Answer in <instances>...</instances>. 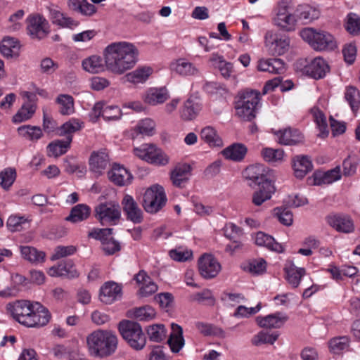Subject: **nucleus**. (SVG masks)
Segmentation results:
<instances>
[{
	"label": "nucleus",
	"instance_id": "45",
	"mask_svg": "<svg viewBox=\"0 0 360 360\" xmlns=\"http://www.w3.org/2000/svg\"><path fill=\"white\" fill-rule=\"evenodd\" d=\"M200 138L210 146L220 147L223 145L222 140L217 134V131L210 126H207L201 130Z\"/></svg>",
	"mask_w": 360,
	"mask_h": 360
},
{
	"label": "nucleus",
	"instance_id": "10",
	"mask_svg": "<svg viewBox=\"0 0 360 360\" xmlns=\"http://www.w3.org/2000/svg\"><path fill=\"white\" fill-rule=\"evenodd\" d=\"M34 303L29 300H18L7 304V309L13 317L20 324L27 327L31 322V314L34 310Z\"/></svg>",
	"mask_w": 360,
	"mask_h": 360
},
{
	"label": "nucleus",
	"instance_id": "40",
	"mask_svg": "<svg viewBox=\"0 0 360 360\" xmlns=\"http://www.w3.org/2000/svg\"><path fill=\"white\" fill-rule=\"evenodd\" d=\"M68 6L70 10L84 15H91L96 11L95 6L86 0H68Z\"/></svg>",
	"mask_w": 360,
	"mask_h": 360
},
{
	"label": "nucleus",
	"instance_id": "13",
	"mask_svg": "<svg viewBox=\"0 0 360 360\" xmlns=\"http://www.w3.org/2000/svg\"><path fill=\"white\" fill-rule=\"evenodd\" d=\"M121 204L127 220L134 224H139L143 221V211L131 195H124Z\"/></svg>",
	"mask_w": 360,
	"mask_h": 360
},
{
	"label": "nucleus",
	"instance_id": "28",
	"mask_svg": "<svg viewBox=\"0 0 360 360\" xmlns=\"http://www.w3.org/2000/svg\"><path fill=\"white\" fill-rule=\"evenodd\" d=\"M48 274L51 276H67L69 278L77 277L79 275L71 260L62 261L57 266L51 267Z\"/></svg>",
	"mask_w": 360,
	"mask_h": 360
},
{
	"label": "nucleus",
	"instance_id": "17",
	"mask_svg": "<svg viewBox=\"0 0 360 360\" xmlns=\"http://www.w3.org/2000/svg\"><path fill=\"white\" fill-rule=\"evenodd\" d=\"M170 69L182 77L198 76L199 69L186 58H179L170 64Z\"/></svg>",
	"mask_w": 360,
	"mask_h": 360
},
{
	"label": "nucleus",
	"instance_id": "61",
	"mask_svg": "<svg viewBox=\"0 0 360 360\" xmlns=\"http://www.w3.org/2000/svg\"><path fill=\"white\" fill-rule=\"evenodd\" d=\"M348 346L349 340L345 336L333 338L329 342L330 349L335 354H339L347 349Z\"/></svg>",
	"mask_w": 360,
	"mask_h": 360
},
{
	"label": "nucleus",
	"instance_id": "20",
	"mask_svg": "<svg viewBox=\"0 0 360 360\" xmlns=\"http://www.w3.org/2000/svg\"><path fill=\"white\" fill-rule=\"evenodd\" d=\"M109 165V158L105 150L94 151L89 158L91 171L101 175Z\"/></svg>",
	"mask_w": 360,
	"mask_h": 360
},
{
	"label": "nucleus",
	"instance_id": "64",
	"mask_svg": "<svg viewBox=\"0 0 360 360\" xmlns=\"http://www.w3.org/2000/svg\"><path fill=\"white\" fill-rule=\"evenodd\" d=\"M101 244L103 250L108 255H113L120 250V243L115 240L111 236L104 240Z\"/></svg>",
	"mask_w": 360,
	"mask_h": 360
},
{
	"label": "nucleus",
	"instance_id": "6",
	"mask_svg": "<svg viewBox=\"0 0 360 360\" xmlns=\"http://www.w3.org/2000/svg\"><path fill=\"white\" fill-rule=\"evenodd\" d=\"M167 201V198L164 188L155 184L145 191L142 206L146 212L156 214L165 206Z\"/></svg>",
	"mask_w": 360,
	"mask_h": 360
},
{
	"label": "nucleus",
	"instance_id": "51",
	"mask_svg": "<svg viewBox=\"0 0 360 360\" xmlns=\"http://www.w3.org/2000/svg\"><path fill=\"white\" fill-rule=\"evenodd\" d=\"M129 312L131 314V316L141 321H150L156 314L155 309L149 305L134 308Z\"/></svg>",
	"mask_w": 360,
	"mask_h": 360
},
{
	"label": "nucleus",
	"instance_id": "24",
	"mask_svg": "<svg viewBox=\"0 0 360 360\" xmlns=\"http://www.w3.org/2000/svg\"><path fill=\"white\" fill-rule=\"evenodd\" d=\"M121 297V287L115 282H107L101 288L100 300L110 304Z\"/></svg>",
	"mask_w": 360,
	"mask_h": 360
},
{
	"label": "nucleus",
	"instance_id": "57",
	"mask_svg": "<svg viewBox=\"0 0 360 360\" xmlns=\"http://www.w3.org/2000/svg\"><path fill=\"white\" fill-rule=\"evenodd\" d=\"M16 178V171L14 168L8 167L0 172V186L4 190H8Z\"/></svg>",
	"mask_w": 360,
	"mask_h": 360
},
{
	"label": "nucleus",
	"instance_id": "12",
	"mask_svg": "<svg viewBox=\"0 0 360 360\" xmlns=\"http://www.w3.org/2000/svg\"><path fill=\"white\" fill-rule=\"evenodd\" d=\"M243 176L248 185L252 188L264 184V182H272L266 176L265 167L259 164L247 167L243 172Z\"/></svg>",
	"mask_w": 360,
	"mask_h": 360
},
{
	"label": "nucleus",
	"instance_id": "55",
	"mask_svg": "<svg viewBox=\"0 0 360 360\" xmlns=\"http://www.w3.org/2000/svg\"><path fill=\"white\" fill-rule=\"evenodd\" d=\"M83 127V122L77 119H71L65 122L59 128L60 136H72L75 132L79 131Z\"/></svg>",
	"mask_w": 360,
	"mask_h": 360
},
{
	"label": "nucleus",
	"instance_id": "56",
	"mask_svg": "<svg viewBox=\"0 0 360 360\" xmlns=\"http://www.w3.org/2000/svg\"><path fill=\"white\" fill-rule=\"evenodd\" d=\"M147 334L150 341L160 342L166 336V330L163 324H154L146 329Z\"/></svg>",
	"mask_w": 360,
	"mask_h": 360
},
{
	"label": "nucleus",
	"instance_id": "1",
	"mask_svg": "<svg viewBox=\"0 0 360 360\" xmlns=\"http://www.w3.org/2000/svg\"><path fill=\"white\" fill-rule=\"evenodd\" d=\"M103 54L106 70L115 75H122L136 65L139 51L132 44L116 42L108 45Z\"/></svg>",
	"mask_w": 360,
	"mask_h": 360
},
{
	"label": "nucleus",
	"instance_id": "7",
	"mask_svg": "<svg viewBox=\"0 0 360 360\" xmlns=\"http://www.w3.org/2000/svg\"><path fill=\"white\" fill-rule=\"evenodd\" d=\"M95 217L103 226L115 225L121 217V209L117 202H106L95 207Z\"/></svg>",
	"mask_w": 360,
	"mask_h": 360
},
{
	"label": "nucleus",
	"instance_id": "25",
	"mask_svg": "<svg viewBox=\"0 0 360 360\" xmlns=\"http://www.w3.org/2000/svg\"><path fill=\"white\" fill-rule=\"evenodd\" d=\"M192 168L188 164L176 165L171 172V180L174 186L184 188L189 179Z\"/></svg>",
	"mask_w": 360,
	"mask_h": 360
},
{
	"label": "nucleus",
	"instance_id": "4",
	"mask_svg": "<svg viewBox=\"0 0 360 360\" xmlns=\"http://www.w3.org/2000/svg\"><path fill=\"white\" fill-rule=\"evenodd\" d=\"M300 35L314 50L332 51L337 48L335 37L328 32L307 27L300 31Z\"/></svg>",
	"mask_w": 360,
	"mask_h": 360
},
{
	"label": "nucleus",
	"instance_id": "63",
	"mask_svg": "<svg viewBox=\"0 0 360 360\" xmlns=\"http://www.w3.org/2000/svg\"><path fill=\"white\" fill-rule=\"evenodd\" d=\"M245 271L252 274H261L266 269V262L263 259L259 260H252L243 266Z\"/></svg>",
	"mask_w": 360,
	"mask_h": 360
},
{
	"label": "nucleus",
	"instance_id": "62",
	"mask_svg": "<svg viewBox=\"0 0 360 360\" xmlns=\"http://www.w3.org/2000/svg\"><path fill=\"white\" fill-rule=\"evenodd\" d=\"M170 257L177 262H186L193 256L191 250H184L181 248L171 250L169 252Z\"/></svg>",
	"mask_w": 360,
	"mask_h": 360
},
{
	"label": "nucleus",
	"instance_id": "39",
	"mask_svg": "<svg viewBox=\"0 0 360 360\" xmlns=\"http://www.w3.org/2000/svg\"><path fill=\"white\" fill-rule=\"evenodd\" d=\"M255 243L257 245L266 247L277 252H282L283 251V248L280 243L276 242L272 236L264 232L259 231L256 234Z\"/></svg>",
	"mask_w": 360,
	"mask_h": 360
},
{
	"label": "nucleus",
	"instance_id": "53",
	"mask_svg": "<svg viewBox=\"0 0 360 360\" xmlns=\"http://www.w3.org/2000/svg\"><path fill=\"white\" fill-rule=\"evenodd\" d=\"M314 120L316 123L319 130V136L322 138L326 137L328 135V124L326 117L324 113L319 108H314L311 109Z\"/></svg>",
	"mask_w": 360,
	"mask_h": 360
},
{
	"label": "nucleus",
	"instance_id": "30",
	"mask_svg": "<svg viewBox=\"0 0 360 360\" xmlns=\"http://www.w3.org/2000/svg\"><path fill=\"white\" fill-rule=\"evenodd\" d=\"M72 136H67L63 140H55L47 146L48 156L58 158L67 153L70 148Z\"/></svg>",
	"mask_w": 360,
	"mask_h": 360
},
{
	"label": "nucleus",
	"instance_id": "43",
	"mask_svg": "<svg viewBox=\"0 0 360 360\" xmlns=\"http://www.w3.org/2000/svg\"><path fill=\"white\" fill-rule=\"evenodd\" d=\"M18 132L22 137L32 141H37L43 136L42 129L39 127L30 124L19 127Z\"/></svg>",
	"mask_w": 360,
	"mask_h": 360
},
{
	"label": "nucleus",
	"instance_id": "37",
	"mask_svg": "<svg viewBox=\"0 0 360 360\" xmlns=\"http://www.w3.org/2000/svg\"><path fill=\"white\" fill-rule=\"evenodd\" d=\"M19 44L13 37H4L0 44V52L7 58L18 57L19 55Z\"/></svg>",
	"mask_w": 360,
	"mask_h": 360
},
{
	"label": "nucleus",
	"instance_id": "48",
	"mask_svg": "<svg viewBox=\"0 0 360 360\" xmlns=\"http://www.w3.org/2000/svg\"><path fill=\"white\" fill-rule=\"evenodd\" d=\"M210 60L217 67L224 78H229L233 72V64L224 60L222 56L217 53H213Z\"/></svg>",
	"mask_w": 360,
	"mask_h": 360
},
{
	"label": "nucleus",
	"instance_id": "52",
	"mask_svg": "<svg viewBox=\"0 0 360 360\" xmlns=\"http://www.w3.org/2000/svg\"><path fill=\"white\" fill-rule=\"evenodd\" d=\"M200 110L201 107L198 103L188 99L184 103L181 116L184 120H192L197 116Z\"/></svg>",
	"mask_w": 360,
	"mask_h": 360
},
{
	"label": "nucleus",
	"instance_id": "18",
	"mask_svg": "<svg viewBox=\"0 0 360 360\" xmlns=\"http://www.w3.org/2000/svg\"><path fill=\"white\" fill-rule=\"evenodd\" d=\"M30 316L32 323H29L27 326L30 328L46 326L51 317L48 309L37 302L34 303V310Z\"/></svg>",
	"mask_w": 360,
	"mask_h": 360
},
{
	"label": "nucleus",
	"instance_id": "29",
	"mask_svg": "<svg viewBox=\"0 0 360 360\" xmlns=\"http://www.w3.org/2000/svg\"><path fill=\"white\" fill-rule=\"evenodd\" d=\"M169 98L167 89L165 87L150 88L143 96L144 101L151 105L163 103Z\"/></svg>",
	"mask_w": 360,
	"mask_h": 360
},
{
	"label": "nucleus",
	"instance_id": "47",
	"mask_svg": "<svg viewBox=\"0 0 360 360\" xmlns=\"http://www.w3.org/2000/svg\"><path fill=\"white\" fill-rule=\"evenodd\" d=\"M345 98L349 103L352 110L356 112L360 107V92L354 86H348L345 89Z\"/></svg>",
	"mask_w": 360,
	"mask_h": 360
},
{
	"label": "nucleus",
	"instance_id": "31",
	"mask_svg": "<svg viewBox=\"0 0 360 360\" xmlns=\"http://www.w3.org/2000/svg\"><path fill=\"white\" fill-rule=\"evenodd\" d=\"M341 178L340 167L337 166L335 168L327 172H316L314 174V184L321 186L323 184H330Z\"/></svg>",
	"mask_w": 360,
	"mask_h": 360
},
{
	"label": "nucleus",
	"instance_id": "2",
	"mask_svg": "<svg viewBox=\"0 0 360 360\" xmlns=\"http://www.w3.org/2000/svg\"><path fill=\"white\" fill-rule=\"evenodd\" d=\"M89 354L95 358H106L115 353L118 340L110 331L97 330L86 337Z\"/></svg>",
	"mask_w": 360,
	"mask_h": 360
},
{
	"label": "nucleus",
	"instance_id": "60",
	"mask_svg": "<svg viewBox=\"0 0 360 360\" xmlns=\"http://www.w3.org/2000/svg\"><path fill=\"white\" fill-rule=\"evenodd\" d=\"M345 28L353 35L360 34V18L354 13H349L347 15Z\"/></svg>",
	"mask_w": 360,
	"mask_h": 360
},
{
	"label": "nucleus",
	"instance_id": "34",
	"mask_svg": "<svg viewBox=\"0 0 360 360\" xmlns=\"http://www.w3.org/2000/svg\"><path fill=\"white\" fill-rule=\"evenodd\" d=\"M312 167V162L307 155H297L293 160L294 173L297 178L302 179L305 176Z\"/></svg>",
	"mask_w": 360,
	"mask_h": 360
},
{
	"label": "nucleus",
	"instance_id": "49",
	"mask_svg": "<svg viewBox=\"0 0 360 360\" xmlns=\"http://www.w3.org/2000/svg\"><path fill=\"white\" fill-rule=\"evenodd\" d=\"M36 111V106L33 103H25L13 117L14 123H20L30 120Z\"/></svg>",
	"mask_w": 360,
	"mask_h": 360
},
{
	"label": "nucleus",
	"instance_id": "41",
	"mask_svg": "<svg viewBox=\"0 0 360 360\" xmlns=\"http://www.w3.org/2000/svg\"><path fill=\"white\" fill-rule=\"evenodd\" d=\"M59 105V112L62 115H70L75 112L74 98L68 94H60L56 98Z\"/></svg>",
	"mask_w": 360,
	"mask_h": 360
},
{
	"label": "nucleus",
	"instance_id": "23",
	"mask_svg": "<svg viewBox=\"0 0 360 360\" xmlns=\"http://www.w3.org/2000/svg\"><path fill=\"white\" fill-rule=\"evenodd\" d=\"M278 139V143L282 145H296L304 141L302 134L296 129L288 128L274 132Z\"/></svg>",
	"mask_w": 360,
	"mask_h": 360
},
{
	"label": "nucleus",
	"instance_id": "54",
	"mask_svg": "<svg viewBox=\"0 0 360 360\" xmlns=\"http://www.w3.org/2000/svg\"><path fill=\"white\" fill-rule=\"evenodd\" d=\"M278 336L279 333L278 332L268 333L264 331H260L252 338L251 342L255 346L262 344L273 345L277 340Z\"/></svg>",
	"mask_w": 360,
	"mask_h": 360
},
{
	"label": "nucleus",
	"instance_id": "38",
	"mask_svg": "<svg viewBox=\"0 0 360 360\" xmlns=\"http://www.w3.org/2000/svg\"><path fill=\"white\" fill-rule=\"evenodd\" d=\"M153 73V69L150 67L143 66L136 68L135 70L127 73L125 78L127 82L133 84L145 82Z\"/></svg>",
	"mask_w": 360,
	"mask_h": 360
},
{
	"label": "nucleus",
	"instance_id": "21",
	"mask_svg": "<svg viewBox=\"0 0 360 360\" xmlns=\"http://www.w3.org/2000/svg\"><path fill=\"white\" fill-rule=\"evenodd\" d=\"M288 316L281 312L271 314L266 316H257L256 321L262 328H280L288 320Z\"/></svg>",
	"mask_w": 360,
	"mask_h": 360
},
{
	"label": "nucleus",
	"instance_id": "22",
	"mask_svg": "<svg viewBox=\"0 0 360 360\" xmlns=\"http://www.w3.org/2000/svg\"><path fill=\"white\" fill-rule=\"evenodd\" d=\"M109 179L115 185L123 186L131 183L132 175L120 165L115 164L108 173Z\"/></svg>",
	"mask_w": 360,
	"mask_h": 360
},
{
	"label": "nucleus",
	"instance_id": "11",
	"mask_svg": "<svg viewBox=\"0 0 360 360\" xmlns=\"http://www.w3.org/2000/svg\"><path fill=\"white\" fill-rule=\"evenodd\" d=\"M265 46L272 56L284 54L289 49L290 39L286 36H281L277 33L268 31L265 34Z\"/></svg>",
	"mask_w": 360,
	"mask_h": 360
},
{
	"label": "nucleus",
	"instance_id": "58",
	"mask_svg": "<svg viewBox=\"0 0 360 360\" xmlns=\"http://www.w3.org/2000/svg\"><path fill=\"white\" fill-rule=\"evenodd\" d=\"M274 214L278 220L285 226H290L293 221L292 213L285 207H280L274 209Z\"/></svg>",
	"mask_w": 360,
	"mask_h": 360
},
{
	"label": "nucleus",
	"instance_id": "42",
	"mask_svg": "<svg viewBox=\"0 0 360 360\" xmlns=\"http://www.w3.org/2000/svg\"><path fill=\"white\" fill-rule=\"evenodd\" d=\"M155 124L153 120L150 118H146L139 122L134 127L131 136L133 139L136 138L139 134L151 136L154 133Z\"/></svg>",
	"mask_w": 360,
	"mask_h": 360
},
{
	"label": "nucleus",
	"instance_id": "46",
	"mask_svg": "<svg viewBox=\"0 0 360 360\" xmlns=\"http://www.w3.org/2000/svg\"><path fill=\"white\" fill-rule=\"evenodd\" d=\"M20 252L25 259L32 263L42 262L45 258V253L44 252L39 251L35 248L31 246H21Z\"/></svg>",
	"mask_w": 360,
	"mask_h": 360
},
{
	"label": "nucleus",
	"instance_id": "36",
	"mask_svg": "<svg viewBox=\"0 0 360 360\" xmlns=\"http://www.w3.org/2000/svg\"><path fill=\"white\" fill-rule=\"evenodd\" d=\"M247 151V147L244 144L236 143L224 149L222 153L226 159L240 161L245 158Z\"/></svg>",
	"mask_w": 360,
	"mask_h": 360
},
{
	"label": "nucleus",
	"instance_id": "9",
	"mask_svg": "<svg viewBox=\"0 0 360 360\" xmlns=\"http://www.w3.org/2000/svg\"><path fill=\"white\" fill-rule=\"evenodd\" d=\"M274 21L276 25L286 31L295 30V26L298 21L290 2L281 1L279 4Z\"/></svg>",
	"mask_w": 360,
	"mask_h": 360
},
{
	"label": "nucleus",
	"instance_id": "32",
	"mask_svg": "<svg viewBox=\"0 0 360 360\" xmlns=\"http://www.w3.org/2000/svg\"><path fill=\"white\" fill-rule=\"evenodd\" d=\"M82 66L85 71L92 74L102 72L106 69L105 59L104 58L103 62L101 56L93 55L84 59Z\"/></svg>",
	"mask_w": 360,
	"mask_h": 360
},
{
	"label": "nucleus",
	"instance_id": "59",
	"mask_svg": "<svg viewBox=\"0 0 360 360\" xmlns=\"http://www.w3.org/2000/svg\"><path fill=\"white\" fill-rule=\"evenodd\" d=\"M261 154L265 161L276 162L283 159L284 151L282 149L265 148L262 150Z\"/></svg>",
	"mask_w": 360,
	"mask_h": 360
},
{
	"label": "nucleus",
	"instance_id": "16",
	"mask_svg": "<svg viewBox=\"0 0 360 360\" xmlns=\"http://www.w3.org/2000/svg\"><path fill=\"white\" fill-rule=\"evenodd\" d=\"M47 8L49 12V18L53 24L70 29H74L79 25V22L78 21L70 17H66L57 6L51 5Z\"/></svg>",
	"mask_w": 360,
	"mask_h": 360
},
{
	"label": "nucleus",
	"instance_id": "14",
	"mask_svg": "<svg viewBox=\"0 0 360 360\" xmlns=\"http://www.w3.org/2000/svg\"><path fill=\"white\" fill-rule=\"evenodd\" d=\"M198 269L203 278H212L219 274L221 265L212 255H204L199 259Z\"/></svg>",
	"mask_w": 360,
	"mask_h": 360
},
{
	"label": "nucleus",
	"instance_id": "5",
	"mask_svg": "<svg viewBox=\"0 0 360 360\" xmlns=\"http://www.w3.org/2000/svg\"><path fill=\"white\" fill-rule=\"evenodd\" d=\"M119 331L123 339L135 350H141L146 345V338L139 323L124 320L120 322Z\"/></svg>",
	"mask_w": 360,
	"mask_h": 360
},
{
	"label": "nucleus",
	"instance_id": "35",
	"mask_svg": "<svg viewBox=\"0 0 360 360\" xmlns=\"http://www.w3.org/2000/svg\"><path fill=\"white\" fill-rule=\"evenodd\" d=\"M91 214V208L85 204H78L72 207L70 214L65 217V221L73 224L86 220Z\"/></svg>",
	"mask_w": 360,
	"mask_h": 360
},
{
	"label": "nucleus",
	"instance_id": "19",
	"mask_svg": "<svg viewBox=\"0 0 360 360\" xmlns=\"http://www.w3.org/2000/svg\"><path fill=\"white\" fill-rule=\"evenodd\" d=\"M304 71L311 77L319 79L324 77L329 71L328 63L322 58H316L304 66Z\"/></svg>",
	"mask_w": 360,
	"mask_h": 360
},
{
	"label": "nucleus",
	"instance_id": "27",
	"mask_svg": "<svg viewBox=\"0 0 360 360\" xmlns=\"http://www.w3.org/2000/svg\"><path fill=\"white\" fill-rule=\"evenodd\" d=\"M297 21L306 24L314 20L318 19L320 16V11L318 8L308 4L299 5L295 9Z\"/></svg>",
	"mask_w": 360,
	"mask_h": 360
},
{
	"label": "nucleus",
	"instance_id": "3",
	"mask_svg": "<svg viewBox=\"0 0 360 360\" xmlns=\"http://www.w3.org/2000/svg\"><path fill=\"white\" fill-rule=\"evenodd\" d=\"M259 100L260 93L257 91L240 92L235 105L237 116L244 121L251 122L256 117Z\"/></svg>",
	"mask_w": 360,
	"mask_h": 360
},
{
	"label": "nucleus",
	"instance_id": "44",
	"mask_svg": "<svg viewBox=\"0 0 360 360\" xmlns=\"http://www.w3.org/2000/svg\"><path fill=\"white\" fill-rule=\"evenodd\" d=\"M285 271L286 274V279L293 288H297L299 285L301 278L306 273L304 268H298L293 264H291L289 266L285 267Z\"/></svg>",
	"mask_w": 360,
	"mask_h": 360
},
{
	"label": "nucleus",
	"instance_id": "15",
	"mask_svg": "<svg viewBox=\"0 0 360 360\" xmlns=\"http://www.w3.org/2000/svg\"><path fill=\"white\" fill-rule=\"evenodd\" d=\"M328 224L339 232L352 233L354 230L351 217L345 214H333L327 217Z\"/></svg>",
	"mask_w": 360,
	"mask_h": 360
},
{
	"label": "nucleus",
	"instance_id": "26",
	"mask_svg": "<svg viewBox=\"0 0 360 360\" xmlns=\"http://www.w3.org/2000/svg\"><path fill=\"white\" fill-rule=\"evenodd\" d=\"M258 186L259 189L253 193L252 198V203L256 206H260L266 200H270L276 191L273 182H264V184Z\"/></svg>",
	"mask_w": 360,
	"mask_h": 360
},
{
	"label": "nucleus",
	"instance_id": "33",
	"mask_svg": "<svg viewBox=\"0 0 360 360\" xmlns=\"http://www.w3.org/2000/svg\"><path fill=\"white\" fill-rule=\"evenodd\" d=\"M172 332L170 334L167 343L172 352L177 353L184 345L182 328L176 324L172 323Z\"/></svg>",
	"mask_w": 360,
	"mask_h": 360
},
{
	"label": "nucleus",
	"instance_id": "8",
	"mask_svg": "<svg viewBox=\"0 0 360 360\" xmlns=\"http://www.w3.org/2000/svg\"><path fill=\"white\" fill-rule=\"evenodd\" d=\"M27 32L33 39L41 40L47 37L50 32L48 20L40 14H32L26 19Z\"/></svg>",
	"mask_w": 360,
	"mask_h": 360
},
{
	"label": "nucleus",
	"instance_id": "50",
	"mask_svg": "<svg viewBox=\"0 0 360 360\" xmlns=\"http://www.w3.org/2000/svg\"><path fill=\"white\" fill-rule=\"evenodd\" d=\"M149 157L148 162L156 165H165L169 162L168 156L154 145L149 146Z\"/></svg>",
	"mask_w": 360,
	"mask_h": 360
}]
</instances>
